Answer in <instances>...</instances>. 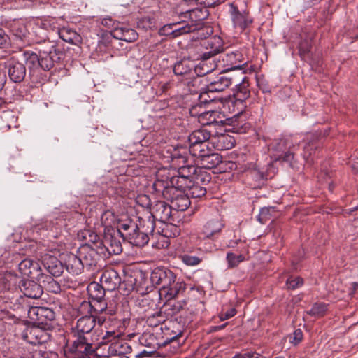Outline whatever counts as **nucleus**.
<instances>
[{"label": "nucleus", "mask_w": 358, "mask_h": 358, "mask_svg": "<svg viewBox=\"0 0 358 358\" xmlns=\"http://www.w3.org/2000/svg\"><path fill=\"white\" fill-rule=\"evenodd\" d=\"M141 345L148 348L152 351H155L160 347L157 337L151 333H144L139 338Z\"/></svg>", "instance_id": "ea45409f"}, {"label": "nucleus", "mask_w": 358, "mask_h": 358, "mask_svg": "<svg viewBox=\"0 0 358 358\" xmlns=\"http://www.w3.org/2000/svg\"><path fill=\"white\" fill-rule=\"evenodd\" d=\"M78 312L82 316L94 317L91 300L82 301L78 306Z\"/></svg>", "instance_id": "338daca9"}, {"label": "nucleus", "mask_w": 358, "mask_h": 358, "mask_svg": "<svg viewBox=\"0 0 358 358\" xmlns=\"http://www.w3.org/2000/svg\"><path fill=\"white\" fill-rule=\"evenodd\" d=\"M199 160L201 169H212L222 162V157L220 154L213 152L210 150V153H207L205 155H203L202 157Z\"/></svg>", "instance_id": "c85d7f7f"}, {"label": "nucleus", "mask_w": 358, "mask_h": 358, "mask_svg": "<svg viewBox=\"0 0 358 358\" xmlns=\"http://www.w3.org/2000/svg\"><path fill=\"white\" fill-rule=\"evenodd\" d=\"M243 164L238 163L241 171L245 173V182L252 188L257 189L263 186L269 177V169L273 168L272 162L262 166L253 156H246Z\"/></svg>", "instance_id": "f257e3e1"}, {"label": "nucleus", "mask_w": 358, "mask_h": 358, "mask_svg": "<svg viewBox=\"0 0 358 358\" xmlns=\"http://www.w3.org/2000/svg\"><path fill=\"white\" fill-rule=\"evenodd\" d=\"M236 69H226L221 71L219 75L214 79L208 78L209 82L208 87L210 91L216 92H222L226 88L229 87L233 83H238L240 78H238V75L232 72V70ZM241 70L242 69H238Z\"/></svg>", "instance_id": "423d86ee"}, {"label": "nucleus", "mask_w": 358, "mask_h": 358, "mask_svg": "<svg viewBox=\"0 0 358 358\" xmlns=\"http://www.w3.org/2000/svg\"><path fill=\"white\" fill-rule=\"evenodd\" d=\"M186 289V284L183 281L174 280L171 286H167L162 290H159L160 298L164 297L166 301H170L182 294Z\"/></svg>", "instance_id": "412c9836"}, {"label": "nucleus", "mask_w": 358, "mask_h": 358, "mask_svg": "<svg viewBox=\"0 0 358 358\" xmlns=\"http://www.w3.org/2000/svg\"><path fill=\"white\" fill-rule=\"evenodd\" d=\"M138 279L143 280V275L141 272L126 275L122 282L120 279V286L118 289L123 295H129L134 290L139 292L141 282H138Z\"/></svg>", "instance_id": "2eb2a0df"}, {"label": "nucleus", "mask_w": 358, "mask_h": 358, "mask_svg": "<svg viewBox=\"0 0 358 358\" xmlns=\"http://www.w3.org/2000/svg\"><path fill=\"white\" fill-rule=\"evenodd\" d=\"M215 69L208 71H203V69H173V72L177 78V81L183 83L189 87L191 92H196V90H192L191 87L197 86L200 81L199 78L206 74L210 73Z\"/></svg>", "instance_id": "20e7f679"}, {"label": "nucleus", "mask_w": 358, "mask_h": 358, "mask_svg": "<svg viewBox=\"0 0 358 358\" xmlns=\"http://www.w3.org/2000/svg\"><path fill=\"white\" fill-rule=\"evenodd\" d=\"M137 26L138 28L148 30L152 29L155 27V23L150 17H144L138 20Z\"/></svg>", "instance_id": "774afa93"}, {"label": "nucleus", "mask_w": 358, "mask_h": 358, "mask_svg": "<svg viewBox=\"0 0 358 358\" xmlns=\"http://www.w3.org/2000/svg\"><path fill=\"white\" fill-rule=\"evenodd\" d=\"M150 215L162 222H175L171 205L164 201H155L150 208Z\"/></svg>", "instance_id": "1a4fd4ad"}, {"label": "nucleus", "mask_w": 358, "mask_h": 358, "mask_svg": "<svg viewBox=\"0 0 358 358\" xmlns=\"http://www.w3.org/2000/svg\"><path fill=\"white\" fill-rule=\"evenodd\" d=\"M311 48L312 45L310 39L306 38L301 41L299 46V51L302 59L307 60L310 58Z\"/></svg>", "instance_id": "6e6d98bb"}, {"label": "nucleus", "mask_w": 358, "mask_h": 358, "mask_svg": "<svg viewBox=\"0 0 358 358\" xmlns=\"http://www.w3.org/2000/svg\"><path fill=\"white\" fill-rule=\"evenodd\" d=\"M327 311V306L324 303H315L307 313L316 317H323Z\"/></svg>", "instance_id": "5fc2aeb1"}, {"label": "nucleus", "mask_w": 358, "mask_h": 358, "mask_svg": "<svg viewBox=\"0 0 358 358\" xmlns=\"http://www.w3.org/2000/svg\"><path fill=\"white\" fill-rule=\"evenodd\" d=\"M120 236L115 233L114 229H108L107 231H105L102 239L103 245H101L100 250H98L100 255L105 257L120 254L122 252Z\"/></svg>", "instance_id": "39448f33"}, {"label": "nucleus", "mask_w": 358, "mask_h": 358, "mask_svg": "<svg viewBox=\"0 0 358 358\" xmlns=\"http://www.w3.org/2000/svg\"><path fill=\"white\" fill-rule=\"evenodd\" d=\"M38 282L43 284L45 289L52 293L58 294L61 292V287L58 282L55 280L52 276L44 274Z\"/></svg>", "instance_id": "37998d69"}, {"label": "nucleus", "mask_w": 358, "mask_h": 358, "mask_svg": "<svg viewBox=\"0 0 358 358\" xmlns=\"http://www.w3.org/2000/svg\"><path fill=\"white\" fill-rule=\"evenodd\" d=\"M192 320L189 316V312L187 310L181 313L179 315L174 316V321L170 324L171 327L174 328L178 324L181 327V329H184V327L191 322Z\"/></svg>", "instance_id": "603ef678"}, {"label": "nucleus", "mask_w": 358, "mask_h": 358, "mask_svg": "<svg viewBox=\"0 0 358 358\" xmlns=\"http://www.w3.org/2000/svg\"><path fill=\"white\" fill-rule=\"evenodd\" d=\"M198 171H201V167L193 165H184L179 169L178 174L184 178L193 180Z\"/></svg>", "instance_id": "864d4df0"}, {"label": "nucleus", "mask_w": 358, "mask_h": 358, "mask_svg": "<svg viewBox=\"0 0 358 358\" xmlns=\"http://www.w3.org/2000/svg\"><path fill=\"white\" fill-rule=\"evenodd\" d=\"M236 141L233 136L227 134L213 136L211 145L217 150H227L235 145Z\"/></svg>", "instance_id": "5701e85b"}, {"label": "nucleus", "mask_w": 358, "mask_h": 358, "mask_svg": "<svg viewBox=\"0 0 358 358\" xmlns=\"http://www.w3.org/2000/svg\"><path fill=\"white\" fill-rule=\"evenodd\" d=\"M50 44V49H44L41 50L43 53L47 54L46 59H49L52 62V64H48L52 67L55 64L59 63L64 58V53L55 48V44L54 41H48Z\"/></svg>", "instance_id": "e433bc0d"}, {"label": "nucleus", "mask_w": 358, "mask_h": 358, "mask_svg": "<svg viewBox=\"0 0 358 358\" xmlns=\"http://www.w3.org/2000/svg\"><path fill=\"white\" fill-rule=\"evenodd\" d=\"M45 327H27L22 333V338L33 345V348L39 345H44L50 340V334L47 332Z\"/></svg>", "instance_id": "0eeeda50"}, {"label": "nucleus", "mask_w": 358, "mask_h": 358, "mask_svg": "<svg viewBox=\"0 0 358 358\" xmlns=\"http://www.w3.org/2000/svg\"><path fill=\"white\" fill-rule=\"evenodd\" d=\"M84 268L96 266L98 263L99 256L101 255L98 249L91 248L89 244L82 245L77 250Z\"/></svg>", "instance_id": "ddd939ff"}, {"label": "nucleus", "mask_w": 358, "mask_h": 358, "mask_svg": "<svg viewBox=\"0 0 358 358\" xmlns=\"http://www.w3.org/2000/svg\"><path fill=\"white\" fill-rule=\"evenodd\" d=\"M187 194L192 198H201L206 194V187L202 186L201 184H196L192 181Z\"/></svg>", "instance_id": "de8ad7c7"}, {"label": "nucleus", "mask_w": 358, "mask_h": 358, "mask_svg": "<svg viewBox=\"0 0 358 358\" xmlns=\"http://www.w3.org/2000/svg\"><path fill=\"white\" fill-rule=\"evenodd\" d=\"M189 195L187 193H182L175 201H172V208L173 211L176 213L178 211H185L190 206V200Z\"/></svg>", "instance_id": "c03bdc74"}, {"label": "nucleus", "mask_w": 358, "mask_h": 358, "mask_svg": "<svg viewBox=\"0 0 358 358\" xmlns=\"http://www.w3.org/2000/svg\"><path fill=\"white\" fill-rule=\"evenodd\" d=\"M18 268L20 273L24 276H27L31 279L40 280L45 274L41 268V262L34 261L30 259H24L18 264Z\"/></svg>", "instance_id": "f8f14e48"}, {"label": "nucleus", "mask_w": 358, "mask_h": 358, "mask_svg": "<svg viewBox=\"0 0 358 358\" xmlns=\"http://www.w3.org/2000/svg\"><path fill=\"white\" fill-rule=\"evenodd\" d=\"M200 105H194L189 109V113L192 116L198 117L199 123L202 125H214L215 121L213 117V110L204 111L202 113L196 112L198 108H201Z\"/></svg>", "instance_id": "2f4dec72"}, {"label": "nucleus", "mask_w": 358, "mask_h": 358, "mask_svg": "<svg viewBox=\"0 0 358 358\" xmlns=\"http://www.w3.org/2000/svg\"><path fill=\"white\" fill-rule=\"evenodd\" d=\"M182 192L181 190H178L175 186H171L165 191L164 193L163 197L169 201L172 204V201H175L180 195H182Z\"/></svg>", "instance_id": "0e129e2a"}, {"label": "nucleus", "mask_w": 358, "mask_h": 358, "mask_svg": "<svg viewBox=\"0 0 358 358\" xmlns=\"http://www.w3.org/2000/svg\"><path fill=\"white\" fill-rule=\"evenodd\" d=\"M29 317L36 322L38 325L45 327L55 318V312L47 307L33 306L28 311Z\"/></svg>", "instance_id": "9b49d317"}, {"label": "nucleus", "mask_w": 358, "mask_h": 358, "mask_svg": "<svg viewBox=\"0 0 358 358\" xmlns=\"http://www.w3.org/2000/svg\"><path fill=\"white\" fill-rule=\"evenodd\" d=\"M93 315L94 317L96 315L105 313L108 315H113L115 313V310L108 306L104 299L91 300Z\"/></svg>", "instance_id": "c9c22d12"}, {"label": "nucleus", "mask_w": 358, "mask_h": 358, "mask_svg": "<svg viewBox=\"0 0 358 358\" xmlns=\"http://www.w3.org/2000/svg\"><path fill=\"white\" fill-rule=\"evenodd\" d=\"M3 303V299L0 297V303ZM0 320L3 321L6 323H15L18 319L17 317L13 314L9 310H6V308H3L2 306L0 305Z\"/></svg>", "instance_id": "13d9d810"}, {"label": "nucleus", "mask_w": 358, "mask_h": 358, "mask_svg": "<svg viewBox=\"0 0 358 358\" xmlns=\"http://www.w3.org/2000/svg\"><path fill=\"white\" fill-rule=\"evenodd\" d=\"M17 286L21 292L28 298L39 299L43 293L42 285L36 282L34 279L23 280L19 278Z\"/></svg>", "instance_id": "dca6fc26"}, {"label": "nucleus", "mask_w": 358, "mask_h": 358, "mask_svg": "<svg viewBox=\"0 0 358 358\" xmlns=\"http://www.w3.org/2000/svg\"><path fill=\"white\" fill-rule=\"evenodd\" d=\"M101 224L105 227L106 229L112 227L116 222V217L115 213L111 210H106L103 213L101 217Z\"/></svg>", "instance_id": "052dcab7"}, {"label": "nucleus", "mask_w": 358, "mask_h": 358, "mask_svg": "<svg viewBox=\"0 0 358 358\" xmlns=\"http://www.w3.org/2000/svg\"><path fill=\"white\" fill-rule=\"evenodd\" d=\"M46 61V58L40 59L37 54L27 51L13 55L5 64V67H48V64L45 62Z\"/></svg>", "instance_id": "7ed1b4c3"}, {"label": "nucleus", "mask_w": 358, "mask_h": 358, "mask_svg": "<svg viewBox=\"0 0 358 358\" xmlns=\"http://www.w3.org/2000/svg\"><path fill=\"white\" fill-rule=\"evenodd\" d=\"M82 234L83 239L86 241L85 244H89L91 248L100 250L101 245H103L102 239L96 233L90 230H85Z\"/></svg>", "instance_id": "a19ab883"}, {"label": "nucleus", "mask_w": 358, "mask_h": 358, "mask_svg": "<svg viewBox=\"0 0 358 358\" xmlns=\"http://www.w3.org/2000/svg\"><path fill=\"white\" fill-rule=\"evenodd\" d=\"M165 321V317L162 311H157L155 313L147 317L146 324L149 327H156Z\"/></svg>", "instance_id": "4d7b16f0"}, {"label": "nucleus", "mask_w": 358, "mask_h": 358, "mask_svg": "<svg viewBox=\"0 0 358 358\" xmlns=\"http://www.w3.org/2000/svg\"><path fill=\"white\" fill-rule=\"evenodd\" d=\"M174 222H166L165 227L162 229V235L165 237H175L180 234V229L173 224Z\"/></svg>", "instance_id": "bf43d9fd"}, {"label": "nucleus", "mask_w": 358, "mask_h": 358, "mask_svg": "<svg viewBox=\"0 0 358 358\" xmlns=\"http://www.w3.org/2000/svg\"><path fill=\"white\" fill-rule=\"evenodd\" d=\"M132 352L131 346L124 340L119 339L109 345L108 352L127 355Z\"/></svg>", "instance_id": "473e14b6"}, {"label": "nucleus", "mask_w": 358, "mask_h": 358, "mask_svg": "<svg viewBox=\"0 0 358 358\" xmlns=\"http://www.w3.org/2000/svg\"><path fill=\"white\" fill-rule=\"evenodd\" d=\"M210 176L206 171H198L196 176L193 179V182H196V184H201L202 186L206 187L208 185L210 181Z\"/></svg>", "instance_id": "69168bd1"}, {"label": "nucleus", "mask_w": 358, "mask_h": 358, "mask_svg": "<svg viewBox=\"0 0 358 358\" xmlns=\"http://www.w3.org/2000/svg\"><path fill=\"white\" fill-rule=\"evenodd\" d=\"M41 264L52 277H59L64 272V266L55 256L45 254L41 257Z\"/></svg>", "instance_id": "4468645a"}, {"label": "nucleus", "mask_w": 358, "mask_h": 358, "mask_svg": "<svg viewBox=\"0 0 358 358\" xmlns=\"http://www.w3.org/2000/svg\"><path fill=\"white\" fill-rule=\"evenodd\" d=\"M72 345L69 348V353L76 356L92 348V339L90 334H84L72 330Z\"/></svg>", "instance_id": "6e6552de"}, {"label": "nucleus", "mask_w": 358, "mask_h": 358, "mask_svg": "<svg viewBox=\"0 0 358 358\" xmlns=\"http://www.w3.org/2000/svg\"><path fill=\"white\" fill-rule=\"evenodd\" d=\"M96 324V317L93 316H82L78 320L76 326L72 330L80 332L84 334H92V329Z\"/></svg>", "instance_id": "cd10ccee"}, {"label": "nucleus", "mask_w": 358, "mask_h": 358, "mask_svg": "<svg viewBox=\"0 0 358 358\" xmlns=\"http://www.w3.org/2000/svg\"><path fill=\"white\" fill-rule=\"evenodd\" d=\"M137 229V224L131 219H127L124 220H118L117 230L115 233L121 236L124 231L129 229L135 231Z\"/></svg>", "instance_id": "3c124183"}, {"label": "nucleus", "mask_w": 358, "mask_h": 358, "mask_svg": "<svg viewBox=\"0 0 358 358\" xmlns=\"http://www.w3.org/2000/svg\"><path fill=\"white\" fill-rule=\"evenodd\" d=\"M214 91H210L208 85H207L205 90L201 92L198 96L199 103L196 105H206L215 101L216 97L214 95Z\"/></svg>", "instance_id": "8fccbe9b"}, {"label": "nucleus", "mask_w": 358, "mask_h": 358, "mask_svg": "<svg viewBox=\"0 0 358 358\" xmlns=\"http://www.w3.org/2000/svg\"><path fill=\"white\" fill-rule=\"evenodd\" d=\"M244 260L245 257L243 255H236L233 252H228L227 254V261L229 268L238 266V265Z\"/></svg>", "instance_id": "e2e57ef3"}, {"label": "nucleus", "mask_w": 358, "mask_h": 358, "mask_svg": "<svg viewBox=\"0 0 358 358\" xmlns=\"http://www.w3.org/2000/svg\"><path fill=\"white\" fill-rule=\"evenodd\" d=\"M209 143L191 144L189 145V152L194 156L200 159L203 155L210 153V149L208 148Z\"/></svg>", "instance_id": "a18cd8bd"}, {"label": "nucleus", "mask_w": 358, "mask_h": 358, "mask_svg": "<svg viewBox=\"0 0 358 358\" xmlns=\"http://www.w3.org/2000/svg\"><path fill=\"white\" fill-rule=\"evenodd\" d=\"M119 273L113 268H107L103 271L100 278L101 284L108 291H114L120 286Z\"/></svg>", "instance_id": "a211bd4d"}, {"label": "nucleus", "mask_w": 358, "mask_h": 358, "mask_svg": "<svg viewBox=\"0 0 358 358\" xmlns=\"http://www.w3.org/2000/svg\"><path fill=\"white\" fill-rule=\"evenodd\" d=\"M245 73H247V71H243L240 73L241 76H238V78L241 79L238 83H233L235 84V88L233 90V96L236 101L241 102L245 101L250 96L248 78L246 76L242 77Z\"/></svg>", "instance_id": "6ab92c4d"}, {"label": "nucleus", "mask_w": 358, "mask_h": 358, "mask_svg": "<svg viewBox=\"0 0 358 358\" xmlns=\"http://www.w3.org/2000/svg\"><path fill=\"white\" fill-rule=\"evenodd\" d=\"M65 267L67 271L73 275H78L83 271L84 266L77 252L76 254L70 252L66 255Z\"/></svg>", "instance_id": "393cba45"}, {"label": "nucleus", "mask_w": 358, "mask_h": 358, "mask_svg": "<svg viewBox=\"0 0 358 358\" xmlns=\"http://www.w3.org/2000/svg\"><path fill=\"white\" fill-rule=\"evenodd\" d=\"M8 75L13 82L20 83L26 76V69H8Z\"/></svg>", "instance_id": "680f3d73"}, {"label": "nucleus", "mask_w": 358, "mask_h": 358, "mask_svg": "<svg viewBox=\"0 0 358 358\" xmlns=\"http://www.w3.org/2000/svg\"><path fill=\"white\" fill-rule=\"evenodd\" d=\"M114 38L126 42H134L138 38L137 32L127 27H116L112 32Z\"/></svg>", "instance_id": "c756f323"}, {"label": "nucleus", "mask_w": 358, "mask_h": 358, "mask_svg": "<svg viewBox=\"0 0 358 358\" xmlns=\"http://www.w3.org/2000/svg\"><path fill=\"white\" fill-rule=\"evenodd\" d=\"M176 274L170 269L164 267H157L151 273L150 281L155 285L159 286V290L171 286V282L176 280Z\"/></svg>", "instance_id": "9d476101"}, {"label": "nucleus", "mask_w": 358, "mask_h": 358, "mask_svg": "<svg viewBox=\"0 0 358 358\" xmlns=\"http://www.w3.org/2000/svg\"><path fill=\"white\" fill-rule=\"evenodd\" d=\"M106 290L101 284L94 281L90 282L87 287L90 300L104 299Z\"/></svg>", "instance_id": "4c0bfd02"}, {"label": "nucleus", "mask_w": 358, "mask_h": 358, "mask_svg": "<svg viewBox=\"0 0 358 358\" xmlns=\"http://www.w3.org/2000/svg\"><path fill=\"white\" fill-rule=\"evenodd\" d=\"M170 177L169 176H162L161 178H158L154 182L152 185V189L155 192L162 193L164 196V193L170 187Z\"/></svg>", "instance_id": "49530a36"}, {"label": "nucleus", "mask_w": 358, "mask_h": 358, "mask_svg": "<svg viewBox=\"0 0 358 358\" xmlns=\"http://www.w3.org/2000/svg\"><path fill=\"white\" fill-rule=\"evenodd\" d=\"M58 34L61 39L69 43L78 45L81 43V36L71 28L63 27L59 30Z\"/></svg>", "instance_id": "72a5a7b5"}, {"label": "nucleus", "mask_w": 358, "mask_h": 358, "mask_svg": "<svg viewBox=\"0 0 358 358\" xmlns=\"http://www.w3.org/2000/svg\"><path fill=\"white\" fill-rule=\"evenodd\" d=\"M127 239L132 245L137 247H143L148 243L149 236L143 232L137 224V229H135V231H132L131 234H127Z\"/></svg>", "instance_id": "f704fd0d"}, {"label": "nucleus", "mask_w": 358, "mask_h": 358, "mask_svg": "<svg viewBox=\"0 0 358 358\" xmlns=\"http://www.w3.org/2000/svg\"><path fill=\"white\" fill-rule=\"evenodd\" d=\"M270 150L273 152L275 161L287 162L290 166H294V155L299 145L287 138L275 139L270 145Z\"/></svg>", "instance_id": "f03ea898"}, {"label": "nucleus", "mask_w": 358, "mask_h": 358, "mask_svg": "<svg viewBox=\"0 0 358 358\" xmlns=\"http://www.w3.org/2000/svg\"><path fill=\"white\" fill-rule=\"evenodd\" d=\"M155 220L151 215L147 220L141 218L138 227L143 232L149 236V234H152L155 229Z\"/></svg>", "instance_id": "09e8293b"}, {"label": "nucleus", "mask_w": 358, "mask_h": 358, "mask_svg": "<svg viewBox=\"0 0 358 358\" xmlns=\"http://www.w3.org/2000/svg\"><path fill=\"white\" fill-rule=\"evenodd\" d=\"M192 181V179L184 178L180 174L170 177L171 185L175 186L178 190H181L182 193H187Z\"/></svg>", "instance_id": "79ce46f5"}, {"label": "nucleus", "mask_w": 358, "mask_h": 358, "mask_svg": "<svg viewBox=\"0 0 358 358\" xmlns=\"http://www.w3.org/2000/svg\"><path fill=\"white\" fill-rule=\"evenodd\" d=\"M203 45L210 51L204 52L201 59L203 61L207 60L223 50V41L218 36H213L206 39Z\"/></svg>", "instance_id": "aec40b11"}, {"label": "nucleus", "mask_w": 358, "mask_h": 358, "mask_svg": "<svg viewBox=\"0 0 358 358\" xmlns=\"http://www.w3.org/2000/svg\"><path fill=\"white\" fill-rule=\"evenodd\" d=\"M230 14L234 27L239 28L241 31L245 30L252 22L248 12H240L233 3L230 5Z\"/></svg>", "instance_id": "f3484780"}, {"label": "nucleus", "mask_w": 358, "mask_h": 358, "mask_svg": "<svg viewBox=\"0 0 358 358\" xmlns=\"http://www.w3.org/2000/svg\"><path fill=\"white\" fill-rule=\"evenodd\" d=\"M211 136L210 133L205 129H200L192 131L189 137V144H199V143H210L211 144Z\"/></svg>", "instance_id": "7c9ffc66"}, {"label": "nucleus", "mask_w": 358, "mask_h": 358, "mask_svg": "<svg viewBox=\"0 0 358 358\" xmlns=\"http://www.w3.org/2000/svg\"><path fill=\"white\" fill-rule=\"evenodd\" d=\"M19 277L11 272L0 273V292L17 289Z\"/></svg>", "instance_id": "bb28decb"}, {"label": "nucleus", "mask_w": 358, "mask_h": 358, "mask_svg": "<svg viewBox=\"0 0 358 358\" xmlns=\"http://www.w3.org/2000/svg\"><path fill=\"white\" fill-rule=\"evenodd\" d=\"M173 334L172 336L166 337L162 344L164 347L170 346L171 348H173L171 350V353H176L186 340L183 336L182 329H177Z\"/></svg>", "instance_id": "a878e982"}, {"label": "nucleus", "mask_w": 358, "mask_h": 358, "mask_svg": "<svg viewBox=\"0 0 358 358\" xmlns=\"http://www.w3.org/2000/svg\"><path fill=\"white\" fill-rule=\"evenodd\" d=\"M322 136L318 134H313L307 137L308 142L303 147V158L306 161H309L312 155L322 145L321 142Z\"/></svg>", "instance_id": "4be33fe9"}, {"label": "nucleus", "mask_w": 358, "mask_h": 358, "mask_svg": "<svg viewBox=\"0 0 358 358\" xmlns=\"http://www.w3.org/2000/svg\"><path fill=\"white\" fill-rule=\"evenodd\" d=\"M224 226V221L221 216L218 215L206 223L203 226V234L208 238H213L215 235L220 233Z\"/></svg>", "instance_id": "b1692460"}, {"label": "nucleus", "mask_w": 358, "mask_h": 358, "mask_svg": "<svg viewBox=\"0 0 358 358\" xmlns=\"http://www.w3.org/2000/svg\"><path fill=\"white\" fill-rule=\"evenodd\" d=\"M32 358H58V354L45 345H39L32 348Z\"/></svg>", "instance_id": "58836bf2"}]
</instances>
